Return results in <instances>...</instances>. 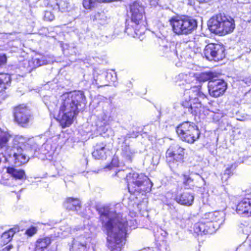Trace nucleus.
Masks as SVG:
<instances>
[{"label":"nucleus","mask_w":251,"mask_h":251,"mask_svg":"<svg viewBox=\"0 0 251 251\" xmlns=\"http://www.w3.org/2000/svg\"><path fill=\"white\" fill-rule=\"evenodd\" d=\"M37 229L36 227L32 226L26 230V234L28 236H31L37 232Z\"/></svg>","instance_id":"41"},{"label":"nucleus","mask_w":251,"mask_h":251,"mask_svg":"<svg viewBox=\"0 0 251 251\" xmlns=\"http://www.w3.org/2000/svg\"><path fill=\"white\" fill-rule=\"evenodd\" d=\"M184 88V100L182 101L183 107L187 108L188 112L194 116H201L204 112V107L200 101V99H204L205 95L201 91V86H190Z\"/></svg>","instance_id":"3"},{"label":"nucleus","mask_w":251,"mask_h":251,"mask_svg":"<svg viewBox=\"0 0 251 251\" xmlns=\"http://www.w3.org/2000/svg\"><path fill=\"white\" fill-rule=\"evenodd\" d=\"M23 152L24 150L21 147L18 148V146L16 149L14 147L12 150H10L6 154L9 161L4 160V161L6 162L13 161L15 165L17 166L25 164L28 160V157Z\"/></svg>","instance_id":"15"},{"label":"nucleus","mask_w":251,"mask_h":251,"mask_svg":"<svg viewBox=\"0 0 251 251\" xmlns=\"http://www.w3.org/2000/svg\"><path fill=\"white\" fill-rule=\"evenodd\" d=\"M19 144H23L25 147L30 148V151H34V154L38 151L43 154L48 153L51 154L56 148V142H53L52 139H48L46 142L44 143L40 149L39 148V145L36 141L33 138H29L27 139H25L23 137L21 136L19 138ZM56 140V139L55 140Z\"/></svg>","instance_id":"9"},{"label":"nucleus","mask_w":251,"mask_h":251,"mask_svg":"<svg viewBox=\"0 0 251 251\" xmlns=\"http://www.w3.org/2000/svg\"><path fill=\"white\" fill-rule=\"evenodd\" d=\"M11 81L10 75L7 74H0V92L6 89Z\"/></svg>","instance_id":"33"},{"label":"nucleus","mask_w":251,"mask_h":251,"mask_svg":"<svg viewBox=\"0 0 251 251\" xmlns=\"http://www.w3.org/2000/svg\"><path fill=\"white\" fill-rule=\"evenodd\" d=\"M50 3L49 4V8L52 9L54 12L61 11L65 12L68 10V3L65 0H50Z\"/></svg>","instance_id":"26"},{"label":"nucleus","mask_w":251,"mask_h":251,"mask_svg":"<svg viewBox=\"0 0 251 251\" xmlns=\"http://www.w3.org/2000/svg\"><path fill=\"white\" fill-rule=\"evenodd\" d=\"M251 238V230L250 231V233L248 234V236L247 238Z\"/></svg>","instance_id":"46"},{"label":"nucleus","mask_w":251,"mask_h":251,"mask_svg":"<svg viewBox=\"0 0 251 251\" xmlns=\"http://www.w3.org/2000/svg\"><path fill=\"white\" fill-rule=\"evenodd\" d=\"M11 138V136L8 133L2 131L0 128V149L4 160L9 161L6 154L10 150L12 149L9 146Z\"/></svg>","instance_id":"18"},{"label":"nucleus","mask_w":251,"mask_h":251,"mask_svg":"<svg viewBox=\"0 0 251 251\" xmlns=\"http://www.w3.org/2000/svg\"><path fill=\"white\" fill-rule=\"evenodd\" d=\"M205 219L208 222L213 224L215 228H218L225 221V213L222 211H215L205 215Z\"/></svg>","instance_id":"21"},{"label":"nucleus","mask_w":251,"mask_h":251,"mask_svg":"<svg viewBox=\"0 0 251 251\" xmlns=\"http://www.w3.org/2000/svg\"><path fill=\"white\" fill-rule=\"evenodd\" d=\"M50 243L51 239L49 237L40 238L35 242L33 251H44Z\"/></svg>","instance_id":"30"},{"label":"nucleus","mask_w":251,"mask_h":251,"mask_svg":"<svg viewBox=\"0 0 251 251\" xmlns=\"http://www.w3.org/2000/svg\"><path fill=\"white\" fill-rule=\"evenodd\" d=\"M100 78H103L104 77H105L107 81L108 82V83H104L101 82L98 83L97 82V79H95L96 84L99 85L100 86L110 85L112 84L114 85H116L115 83L116 82L117 77L116 73L113 71L107 73L106 75L103 76L100 75Z\"/></svg>","instance_id":"31"},{"label":"nucleus","mask_w":251,"mask_h":251,"mask_svg":"<svg viewBox=\"0 0 251 251\" xmlns=\"http://www.w3.org/2000/svg\"><path fill=\"white\" fill-rule=\"evenodd\" d=\"M7 57L5 54L0 53V66L6 63Z\"/></svg>","instance_id":"42"},{"label":"nucleus","mask_w":251,"mask_h":251,"mask_svg":"<svg viewBox=\"0 0 251 251\" xmlns=\"http://www.w3.org/2000/svg\"><path fill=\"white\" fill-rule=\"evenodd\" d=\"M64 206L69 210L78 211L81 208V203L79 199L69 197L66 199Z\"/></svg>","instance_id":"27"},{"label":"nucleus","mask_w":251,"mask_h":251,"mask_svg":"<svg viewBox=\"0 0 251 251\" xmlns=\"http://www.w3.org/2000/svg\"><path fill=\"white\" fill-rule=\"evenodd\" d=\"M236 212L240 215L251 216V199L245 198L242 200L236 206Z\"/></svg>","instance_id":"23"},{"label":"nucleus","mask_w":251,"mask_h":251,"mask_svg":"<svg viewBox=\"0 0 251 251\" xmlns=\"http://www.w3.org/2000/svg\"><path fill=\"white\" fill-rule=\"evenodd\" d=\"M19 231L17 227H13L4 232L1 236L0 245L3 246L8 243L12 239L15 233Z\"/></svg>","instance_id":"29"},{"label":"nucleus","mask_w":251,"mask_h":251,"mask_svg":"<svg viewBox=\"0 0 251 251\" xmlns=\"http://www.w3.org/2000/svg\"><path fill=\"white\" fill-rule=\"evenodd\" d=\"M178 79H180L181 83H179V85H184L185 84L190 85L194 81H197L196 77L194 76L193 73H189V74H180L178 76Z\"/></svg>","instance_id":"32"},{"label":"nucleus","mask_w":251,"mask_h":251,"mask_svg":"<svg viewBox=\"0 0 251 251\" xmlns=\"http://www.w3.org/2000/svg\"><path fill=\"white\" fill-rule=\"evenodd\" d=\"M7 172L10 174L15 180H25L26 179V176L24 170L17 169L14 167H8Z\"/></svg>","instance_id":"28"},{"label":"nucleus","mask_w":251,"mask_h":251,"mask_svg":"<svg viewBox=\"0 0 251 251\" xmlns=\"http://www.w3.org/2000/svg\"><path fill=\"white\" fill-rule=\"evenodd\" d=\"M236 168V166L235 165L232 164L231 165L230 167H227L226 169L225 173L224 175L222 176V179H224L225 178L226 179H227L229 177V176L232 174V172L231 171L232 169H235Z\"/></svg>","instance_id":"36"},{"label":"nucleus","mask_w":251,"mask_h":251,"mask_svg":"<svg viewBox=\"0 0 251 251\" xmlns=\"http://www.w3.org/2000/svg\"><path fill=\"white\" fill-rule=\"evenodd\" d=\"M193 229L198 234H210L215 232V226L214 224L208 222L205 218L195 224Z\"/></svg>","instance_id":"17"},{"label":"nucleus","mask_w":251,"mask_h":251,"mask_svg":"<svg viewBox=\"0 0 251 251\" xmlns=\"http://www.w3.org/2000/svg\"><path fill=\"white\" fill-rule=\"evenodd\" d=\"M203 54L209 61H218L225 57V48L220 44H209L205 46Z\"/></svg>","instance_id":"12"},{"label":"nucleus","mask_w":251,"mask_h":251,"mask_svg":"<svg viewBox=\"0 0 251 251\" xmlns=\"http://www.w3.org/2000/svg\"><path fill=\"white\" fill-rule=\"evenodd\" d=\"M12 246L10 245H9L8 246H6L5 248L3 249V251H9L11 249Z\"/></svg>","instance_id":"44"},{"label":"nucleus","mask_w":251,"mask_h":251,"mask_svg":"<svg viewBox=\"0 0 251 251\" xmlns=\"http://www.w3.org/2000/svg\"><path fill=\"white\" fill-rule=\"evenodd\" d=\"M208 26L212 32L225 35L232 32L235 25L233 18L220 13L212 17L209 20Z\"/></svg>","instance_id":"6"},{"label":"nucleus","mask_w":251,"mask_h":251,"mask_svg":"<svg viewBox=\"0 0 251 251\" xmlns=\"http://www.w3.org/2000/svg\"><path fill=\"white\" fill-rule=\"evenodd\" d=\"M200 2H208L210 1L211 0H197Z\"/></svg>","instance_id":"45"},{"label":"nucleus","mask_w":251,"mask_h":251,"mask_svg":"<svg viewBox=\"0 0 251 251\" xmlns=\"http://www.w3.org/2000/svg\"><path fill=\"white\" fill-rule=\"evenodd\" d=\"M194 199V194L188 192H184L178 194L175 198V200L177 203L186 206L191 205L193 203Z\"/></svg>","instance_id":"24"},{"label":"nucleus","mask_w":251,"mask_h":251,"mask_svg":"<svg viewBox=\"0 0 251 251\" xmlns=\"http://www.w3.org/2000/svg\"><path fill=\"white\" fill-rule=\"evenodd\" d=\"M86 98L82 91H74L55 97H45L44 101L49 111L54 112L59 107L58 120L63 127L70 126L74 118L85 105Z\"/></svg>","instance_id":"2"},{"label":"nucleus","mask_w":251,"mask_h":251,"mask_svg":"<svg viewBox=\"0 0 251 251\" xmlns=\"http://www.w3.org/2000/svg\"><path fill=\"white\" fill-rule=\"evenodd\" d=\"M184 155V149L178 145H173L166 151V160L171 167H174L173 164H178L183 162Z\"/></svg>","instance_id":"13"},{"label":"nucleus","mask_w":251,"mask_h":251,"mask_svg":"<svg viewBox=\"0 0 251 251\" xmlns=\"http://www.w3.org/2000/svg\"><path fill=\"white\" fill-rule=\"evenodd\" d=\"M15 121L23 127L26 126L31 118L30 110L24 105H20L14 108Z\"/></svg>","instance_id":"14"},{"label":"nucleus","mask_w":251,"mask_h":251,"mask_svg":"<svg viewBox=\"0 0 251 251\" xmlns=\"http://www.w3.org/2000/svg\"><path fill=\"white\" fill-rule=\"evenodd\" d=\"M44 18L46 21H52L54 19V14L53 12H51L48 10L46 11L44 15Z\"/></svg>","instance_id":"38"},{"label":"nucleus","mask_w":251,"mask_h":251,"mask_svg":"<svg viewBox=\"0 0 251 251\" xmlns=\"http://www.w3.org/2000/svg\"><path fill=\"white\" fill-rule=\"evenodd\" d=\"M160 54L170 58L177 56L176 45L174 43L163 42L159 47Z\"/></svg>","instance_id":"19"},{"label":"nucleus","mask_w":251,"mask_h":251,"mask_svg":"<svg viewBox=\"0 0 251 251\" xmlns=\"http://www.w3.org/2000/svg\"><path fill=\"white\" fill-rule=\"evenodd\" d=\"M129 137L128 135L125 137V142L121 146V155L125 161L127 162H131L136 152L126 142V138Z\"/></svg>","instance_id":"22"},{"label":"nucleus","mask_w":251,"mask_h":251,"mask_svg":"<svg viewBox=\"0 0 251 251\" xmlns=\"http://www.w3.org/2000/svg\"><path fill=\"white\" fill-rule=\"evenodd\" d=\"M179 138L183 141L192 144L199 138L200 132L194 123L186 122L180 124L176 129Z\"/></svg>","instance_id":"10"},{"label":"nucleus","mask_w":251,"mask_h":251,"mask_svg":"<svg viewBox=\"0 0 251 251\" xmlns=\"http://www.w3.org/2000/svg\"><path fill=\"white\" fill-rule=\"evenodd\" d=\"M27 69L31 71L33 69L47 63V60L45 56L42 55H35L28 61Z\"/></svg>","instance_id":"25"},{"label":"nucleus","mask_w":251,"mask_h":251,"mask_svg":"<svg viewBox=\"0 0 251 251\" xmlns=\"http://www.w3.org/2000/svg\"><path fill=\"white\" fill-rule=\"evenodd\" d=\"M109 152V149L107 148L106 143L103 142H99L94 146V151L92 154L95 159H103L106 158Z\"/></svg>","instance_id":"20"},{"label":"nucleus","mask_w":251,"mask_h":251,"mask_svg":"<svg viewBox=\"0 0 251 251\" xmlns=\"http://www.w3.org/2000/svg\"><path fill=\"white\" fill-rule=\"evenodd\" d=\"M112 109L108 103H105L102 109L96 115L95 124L97 130L100 133H105L107 130L106 126L113 120L111 116Z\"/></svg>","instance_id":"11"},{"label":"nucleus","mask_w":251,"mask_h":251,"mask_svg":"<svg viewBox=\"0 0 251 251\" xmlns=\"http://www.w3.org/2000/svg\"><path fill=\"white\" fill-rule=\"evenodd\" d=\"M47 251H55V249H50L48 250Z\"/></svg>","instance_id":"47"},{"label":"nucleus","mask_w":251,"mask_h":251,"mask_svg":"<svg viewBox=\"0 0 251 251\" xmlns=\"http://www.w3.org/2000/svg\"><path fill=\"white\" fill-rule=\"evenodd\" d=\"M94 18L96 20L100 21V24L105 22L107 19V17L105 16L104 12L97 13L95 15Z\"/></svg>","instance_id":"37"},{"label":"nucleus","mask_w":251,"mask_h":251,"mask_svg":"<svg viewBox=\"0 0 251 251\" xmlns=\"http://www.w3.org/2000/svg\"><path fill=\"white\" fill-rule=\"evenodd\" d=\"M173 32L177 35H188L197 27V21L186 16H175L169 20Z\"/></svg>","instance_id":"7"},{"label":"nucleus","mask_w":251,"mask_h":251,"mask_svg":"<svg viewBox=\"0 0 251 251\" xmlns=\"http://www.w3.org/2000/svg\"><path fill=\"white\" fill-rule=\"evenodd\" d=\"M98 0H83V6L87 10H92L98 4Z\"/></svg>","instance_id":"35"},{"label":"nucleus","mask_w":251,"mask_h":251,"mask_svg":"<svg viewBox=\"0 0 251 251\" xmlns=\"http://www.w3.org/2000/svg\"><path fill=\"white\" fill-rule=\"evenodd\" d=\"M63 230L62 234L67 236L69 234L73 235L74 240L70 251H85L87 243L90 241L91 234V228L89 226L76 227L73 229L68 226Z\"/></svg>","instance_id":"5"},{"label":"nucleus","mask_w":251,"mask_h":251,"mask_svg":"<svg viewBox=\"0 0 251 251\" xmlns=\"http://www.w3.org/2000/svg\"><path fill=\"white\" fill-rule=\"evenodd\" d=\"M121 205L106 206L100 210V219L106 230L107 247L111 251H120L125 244V237L128 227L135 228L137 221L136 213L121 214Z\"/></svg>","instance_id":"1"},{"label":"nucleus","mask_w":251,"mask_h":251,"mask_svg":"<svg viewBox=\"0 0 251 251\" xmlns=\"http://www.w3.org/2000/svg\"><path fill=\"white\" fill-rule=\"evenodd\" d=\"M193 181V179L191 177L185 175L183 176V183L185 186H188Z\"/></svg>","instance_id":"39"},{"label":"nucleus","mask_w":251,"mask_h":251,"mask_svg":"<svg viewBox=\"0 0 251 251\" xmlns=\"http://www.w3.org/2000/svg\"><path fill=\"white\" fill-rule=\"evenodd\" d=\"M226 88V83L221 79H214L208 83L209 95L213 97L217 98L223 95Z\"/></svg>","instance_id":"16"},{"label":"nucleus","mask_w":251,"mask_h":251,"mask_svg":"<svg viewBox=\"0 0 251 251\" xmlns=\"http://www.w3.org/2000/svg\"><path fill=\"white\" fill-rule=\"evenodd\" d=\"M214 78V75L211 72H206L201 73L197 75L196 76L197 80L199 81H206L208 80H213Z\"/></svg>","instance_id":"34"},{"label":"nucleus","mask_w":251,"mask_h":251,"mask_svg":"<svg viewBox=\"0 0 251 251\" xmlns=\"http://www.w3.org/2000/svg\"><path fill=\"white\" fill-rule=\"evenodd\" d=\"M130 21L126 23L125 32L135 37L144 33L145 26L143 20L144 6L139 1H135L130 6Z\"/></svg>","instance_id":"4"},{"label":"nucleus","mask_w":251,"mask_h":251,"mask_svg":"<svg viewBox=\"0 0 251 251\" xmlns=\"http://www.w3.org/2000/svg\"><path fill=\"white\" fill-rule=\"evenodd\" d=\"M128 189L131 194L145 193L151 190V184L147 176L143 174L132 171L126 174Z\"/></svg>","instance_id":"8"},{"label":"nucleus","mask_w":251,"mask_h":251,"mask_svg":"<svg viewBox=\"0 0 251 251\" xmlns=\"http://www.w3.org/2000/svg\"><path fill=\"white\" fill-rule=\"evenodd\" d=\"M236 251H251V247L243 244L237 248Z\"/></svg>","instance_id":"40"},{"label":"nucleus","mask_w":251,"mask_h":251,"mask_svg":"<svg viewBox=\"0 0 251 251\" xmlns=\"http://www.w3.org/2000/svg\"><path fill=\"white\" fill-rule=\"evenodd\" d=\"M142 251H151V250L150 249H147V250H143Z\"/></svg>","instance_id":"48"},{"label":"nucleus","mask_w":251,"mask_h":251,"mask_svg":"<svg viewBox=\"0 0 251 251\" xmlns=\"http://www.w3.org/2000/svg\"><path fill=\"white\" fill-rule=\"evenodd\" d=\"M125 172L124 171H119L117 173V176L119 177L120 176H125Z\"/></svg>","instance_id":"43"}]
</instances>
